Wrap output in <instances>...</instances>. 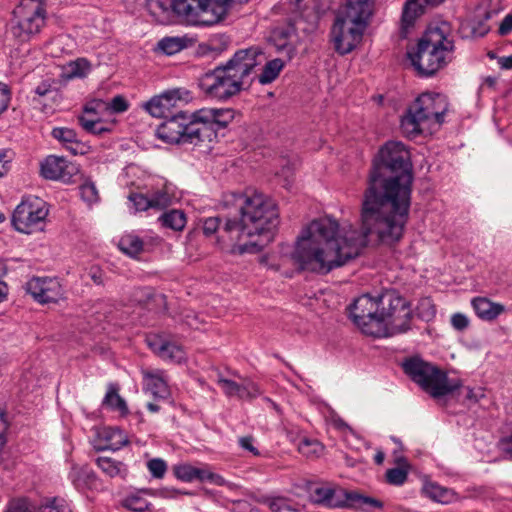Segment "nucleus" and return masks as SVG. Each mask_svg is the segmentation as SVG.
Segmentation results:
<instances>
[{
    "instance_id": "58",
    "label": "nucleus",
    "mask_w": 512,
    "mask_h": 512,
    "mask_svg": "<svg viewBox=\"0 0 512 512\" xmlns=\"http://www.w3.org/2000/svg\"><path fill=\"white\" fill-rule=\"evenodd\" d=\"M53 92L54 91L51 89V85L46 82L41 83L35 88V93L40 97L46 96Z\"/></svg>"
},
{
    "instance_id": "62",
    "label": "nucleus",
    "mask_w": 512,
    "mask_h": 512,
    "mask_svg": "<svg viewBox=\"0 0 512 512\" xmlns=\"http://www.w3.org/2000/svg\"><path fill=\"white\" fill-rule=\"evenodd\" d=\"M5 158H6V152L3 150H0V177H2L4 175V173L6 172Z\"/></svg>"
},
{
    "instance_id": "54",
    "label": "nucleus",
    "mask_w": 512,
    "mask_h": 512,
    "mask_svg": "<svg viewBox=\"0 0 512 512\" xmlns=\"http://www.w3.org/2000/svg\"><path fill=\"white\" fill-rule=\"evenodd\" d=\"M499 449L506 459L512 461V435L499 442Z\"/></svg>"
},
{
    "instance_id": "17",
    "label": "nucleus",
    "mask_w": 512,
    "mask_h": 512,
    "mask_svg": "<svg viewBox=\"0 0 512 512\" xmlns=\"http://www.w3.org/2000/svg\"><path fill=\"white\" fill-rule=\"evenodd\" d=\"M76 172V166L62 157L48 156L41 164L42 176L50 180L68 183Z\"/></svg>"
},
{
    "instance_id": "37",
    "label": "nucleus",
    "mask_w": 512,
    "mask_h": 512,
    "mask_svg": "<svg viewBox=\"0 0 512 512\" xmlns=\"http://www.w3.org/2000/svg\"><path fill=\"white\" fill-rule=\"evenodd\" d=\"M397 463H402V465L388 469L385 477L387 483L395 486H401L406 482L408 477V464L404 457L398 458Z\"/></svg>"
},
{
    "instance_id": "12",
    "label": "nucleus",
    "mask_w": 512,
    "mask_h": 512,
    "mask_svg": "<svg viewBox=\"0 0 512 512\" xmlns=\"http://www.w3.org/2000/svg\"><path fill=\"white\" fill-rule=\"evenodd\" d=\"M192 99L191 92L186 88H174L153 97L146 104V109L153 117L165 118L179 111L180 104L188 103Z\"/></svg>"
},
{
    "instance_id": "36",
    "label": "nucleus",
    "mask_w": 512,
    "mask_h": 512,
    "mask_svg": "<svg viewBox=\"0 0 512 512\" xmlns=\"http://www.w3.org/2000/svg\"><path fill=\"white\" fill-rule=\"evenodd\" d=\"M263 64L264 67L262 73L258 77V80L261 84H268L273 82L284 67V62L279 58L267 62L265 60L260 66Z\"/></svg>"
},
{
    "instance_id": "7",
    "label": "nucleus",
    "mask_w": 512,
    "mask_h": 512,
    "mask_svg": "<svg viewBox=\"0 0 512 512\" xmlns=\"http://www.w3.org/2000/svg\"><path fill=\"white\" fill-rule=\"evenodd\" d=\"M235 112L230 108H202L192 113L183 145H192L202 152L211 150L220 129L226 128L234 119Z\"/></svg>"
},
{
    "instance_id": "34",
    "label": "nucleus",
    "mask_w": 512,
    "mask_h": 512,
    "mask_svg": "<svg viewBox=\"0 0 512 512\" xmlns=\"http://www.w3.org/2000/svg\"><path fill=\"white\" fill-rule=\"evenodd\" d=\"M51 135L53 138L61 142L73 154L77 153V134L73 129L66 127H55L53 128Z\"/></svg>"
},
{
    "instance_id": "14",
    "label": "nucleus",
    "mask_w": 512,
    "mask_h": 512,
    "mask_svg": "<svg viewBox=\"0 0 512 512\" xmlns=\"http://www.w3.org/2000/svg\"><path fill=\"white\" fill-rule=\"evenodd\" d=\"M192 114L176 111L174 115L165 117L156 129V135L169 144H182L186 128H188Z\"/></svg>"
},
{
    "instance_id": "35",
    "label": "nucleus",
    "mask_w": 512,
    "mask_h": 512,
    "mask_svg": "<svg viewBox=\"0 0 512 512\" xmlns=\"http://www.w3.org/2000/svg\"><path fill=\"white\" fill-rule=\"evenodd\" d=\"M97 466L108 476H121L124 478L126 472V464L109 457H98L96 459Z\"/></svg>"
},
{
    "instance_id": "30",
    "label": "nucleus",
    "mask_w": 512,
    "mask_h": 512,
    "mask_svg": "<svg viewBox=\"0 0 512 512\" xmlns=\"http://www.w3.org/2000/svg\"><path fill=\"white\" fill-rule=\"evenodd\" d=\"M346 500L350 502V506L371 512L383 508V503L379 499L365 496L356 492L344 493Z\"/></svg>"
},
{
    "instance_id": "24",
    "label": "nucleus",
    "mask_w": 512,
    "mask_h": 512,
    "mask_svg": "<svg viewBox=\"0 0 512 512\" xmlns=\"http://www.w3.org/2000/svg\"><path fill=\"white\" fill-rule=\"evenodd\" d=\"M413 110L414 103L408 107L400 122L402 133L409 138H414L421 134L423 125L427 123L420 112H415Z\"/></svg>"
},
{
    "instance_id": "42",
    "label": "nucleus",
    "mask_w": 512,
    "mask_h": 512,
    "mask_svg": "<svg viewBox=\"0 0 512 512\" xmlns=\"http://www.w3.org/2000/svg\"><path fill=\"white\" fill-rule=\"evenodd\" d=\"M323 445L317 440L303 439L300 441L298 450L306 457H318L323 452Z\"/></svg>"
},
{
    "instance_id": "5",
    "label": "nucleus",
    "mask_w": 512,
    "mask_h": 512,
    "mask_svg": "<svg viewBox=\"0 0 512 512\" xmlns=\"http://www.w3.org/2000/svg\"><path fill=\"white\" fill-rule=\"evenodd\" d=\"M375 0H342L335 11L329 38L339 55L351 53L362 42L374 15Z\"/></svg>"
},
{
    "instance_id": "48",
    "label": "nucleus",
    "mask_w": 512,
    "mask_h": 512,
    "mask_svg": "<svg viewBox=\"0 0 512 512\" xmlns=\"http://www.w3.org/2000/svg\"><path fill=\"white\" fill-rule=\"evenodd\" d=\"M130 202L136 211H147L151 209L150 199L141 193H130Z\"/></svg>"
},
{
    "instance_id": "8",
    "label": "nucleus",
    "mask_w": 512,
    "mask_h": 512,
    "mask_svg": "<svg viewBox=\"0 0 512 512\" xmlns=\"http://www.w3.org/2000/svg\"><path fill=\"white\" fill-rule=\"evenodd\" d=\"M404 372L433 398H441L461 387L459 380H450L436 366L413 357L403 362Z\"/></svg>"
},
{
    "instance_id": "44",
    "label": "nucleus",
    "mask_w": 512,
    "mask_h": 512,
    "mask_svg": "<svg viewBox=\"0 0 512 512\" xmlns=\"http://www.w3.org/2000/svg\"><path fill=\"white\" fill-rule=\"evenodd\" d=\"M151 209L160 211L168 208L172 204V196L165 190H158L149 198Z\"/></svg>"
},
{
    "instance_id": "10",
    "label": "nucleus",
    "mask_w": 512,
    "mask_h": 512,
    "mask_svg": "<svg viewBox=\"0 0 512 512\" xmlns=\"http://www.w3.org/2000/svg\"><path fill=\"white\" fill-rule=\"evenodd\" d=\"M380 307V294H363L350 306L351 319L363 334L373 337L385 335L384 326L380 322Z\"/></svg>"
},
{
    "instance_id": "21",
    "label": "nucleus",
    "mask_w": 512,
    "mask_h": 512,
    "mask_svg": "<svg viewBox=\"0 0 512 512\" xmlns=\"http://www.w3.org/2000/svg\"><path fill=\"white\" fill-rule=\"evenodd\" d=\"M401 310H404L403 313L396 310L383 319L387 328V336L405 333L410 329L412 311L409 303L402 307Z\"/></svg>"
},
{
    "instance_id": "43",
    "label": "nucleus",
    "mask_w": 512,
    "mask_h": 512,
    "mask_svg": "<svg viewBox=\"0 0 512 512\" xmlns=\"http://www.w3.org/2000/svg\"><path fill=\"white\" fill-rule=\"evenodd\" d=\"M3 512H37L34 505L24 497L12 498Z\"/></svg>"
},
{
    "instance_id": "63",
    "label": "nucleus",
    "mask_w": 512,
    "mask_h": 512,
    "mask_svg": "<svg viewBox=\"0 0 512 512\" xmlns=\"http://www.w3.org/2000/svg\"><path fill=\"white\" fill-rule=\"evenodd\" d=\"M385 454L382 450L378 449L375 456L374 461L376 464L381 465L384 462Z\"/></svg>"
},
{
    "instance_id": "38",
    "label": "nucleus",
    "mask_w": 512,
    "mask_h": 512,
    "mask_svg": "<svg viewBox=\"0 0 512 512\" xmlns=\"http://www.w3.org/2000/svg\"><path fill=\"white\" fill-rule=\"evenodd\" d=\"M78 120L82 128L91 134L99 135L110 130V128L105 126L103 120L98 116L82 114L78 117Z\"/></svg>"
},
{
    "instance_id": "32",
    "label": "nucleus",
    "mask_w": 512,
    "mask_h": 512,
    "mask_svg": "<svg viewBox=\"0 0 512 512\" xmlns=\"http://www.w3.org/2000/svg\"><path fill=\"white\" fill-rule=\"evenodd\" d=\"M228 43L226 36L215 35L207 42L199 44L197 53L202 56L219 55L227 49Z\"/></svg>"
},
{
    "instance_id": "45",
    "label": "nucleus",
    "mask_w": 512,
    "mask_h": 512,
    "mask_svg": "<svg viewBox=\"0 0 512 512\" xmlns=\"http://www.w3.org/2000/svg\"><path fill=\"white\" fill-rule=\"evenodd\" d=\"M107 101L102 99H93L89 101L83 110V114H89V116H98L102 119L105 113H108Z\"/></svg>"
},
{
    "instance_id": "26",
    "label": "nucleus",
    "mask_w": 512,
    "mask_h": 512,
    "mask_svg": "<svg viewBox=\"0 0 512 512\" xmlns=\"http://www.w3.org/2000/svg\"><path fill=\"white\" fill-rule=\"evenodd\" d=\"M69 479L77 490L90 488L96 481L95 473L88 466L73 465Z\"/></svg>"
},
{
    "instance_id": "60",
    "label": "nucleus",
    "mask_w": 512,
    "mask_h": 512,
    "mask_svg": "<svg viewBox=\"0 0 512 512\" xmlns=\"http://www.w3.org/2000/svg\"><path fill=\"white\" fill-rule=\"evenodd\" d=\"M498 63L503 69H512V56L501 57Z\"/></svg>"
},
{
    "instance_id": "59",
    "label": "nucleus",
    "mask_w": 512,
    "mask_h": 512,
    "mask_svg": "<svg viewBox=\"0 0 512 512\" xmlns=\"http://www.w3.org/2000/svg\"><path fill=\"white\" fill-rule=\"evenodd\" d=\"M271 508L275 512H289L290 508L286 505L283 499H277L272 502Z\"/></svg>"
},
{
    "instance_id": "57",
    "label": "nucleus",
    "mask_w": 512,
    "mask_h": 512,
    "mask_svg": "<svg viewBox=\"0 0 512 512\" xmlns=\"http://www.w3.org/2000/svg\"><path fill=\"white\" fill-rule=\"evenodd\" d=\"M88 276L93 280L95 284H101L103 281L102 271L98 267H91Z\"/></svg>"
},
{
    "instance_id": "64",
    "label": "nucleus",
    "mask_w": 512,
    "mask_h": 512,
    "mask_svg": "<svg viewBox=\"0 0 512 512\" xmlns=\"http://www.w3.org/2000/svg\"><path fill=\"white\" fill-rule=\"evenodd\" d=\"M483 394L481 391H479V393H474V391L470 388H468V393H467V398L470 399V400H475L477 401L479 397H482Z\"/></svg>"
},
{
    "instance_id": "40",
    "label": "nucleus",
    "mask_w": 512,
    "mask_h": 512,
    "mask_svg": "<svg viewBox=\"0 0 512 512\" xmlns=\"http://www.w3.org/2000/svg\"><path fill=\"white\" fill-rule=\"evenodd\" d=\"M89 71L90 64L83 58L70 62L66 68V74L69 79L84 77L88 74Z\"/></svg>"
},
{
    "instance_id": "19",
    "label": "nucleus",
    "mask_w": 512,
    "mask_h": 512,
    "mask_svg": "<svg viewBox=\"0 0 512 512\" xmlns=\"http://www.w3.org/2000/svg\"><path fill=\"white\" fill-rule=\"evenodd\" d=\"M444 0H406L401 17V34L406 37L415 21L424 13L425 5H438Z\"/></svg>"
},
{
    "instance_id": "28",
    "label": "nucleus",
    "mask_w": 512,
    "mask_h": 512,
    "mask_svg": "<svg viewBox=\"0 0 512 512\" xmlns=\"http://www.w3.org/2000/svg\"><path fill=\"white\" fill-rule=\"evenodd\" d=\"M425 496L435 502L448 504L455 499V492L452 489L443 487L436 482H427L423 486Z\"/></svg>"
},
{
    "instance_id": "16",
    "label": "nucleus",
    "mask_w": 512,
    "mask_h": 512,
    "mask_svg": "<svg viewBox=\"0 0 512 512\" xmlns=\"http://www.w3.org/2000/svg\"><path fill=\"white\" fill-rule=\"evenodd\" d=\"M174 475L183 482H193L199 480L201 482H209L217 486H224L225 479L207 468L195 467L188 463L178 464L173 467Z\"/></svg>"
},
{
    "instance_id": "56",
    "label": "nucleus",
    "mask_w": 512,
    "mask_h": 512,
    "mask_svg": "<svg viewBox=\"0 0 512 512\" xmlns=\"http://www.w3.org/2000/svg\"><path fill=\"white\" fill-rule=\"evenodd\" d=\"M239 443L243 449L250 451L253 455L259 454L258 450L253 445V439L251 437H242Z\"/></svg>"
},
{
    "instance_id": "31",
    "label": "nucleus",
    "mask_w": 512,
    "mask_h": 512,
    "mask_svg": "<svg viewBox=\"0 0 512 512\" xmlns=\"http://www.w3.org/2000/svg\"><path fill=\"white\" fill-rule=\"evenodd\" d=\"M193 44V40L188 37H164L158 44V50L166 55H174Z\"/></svg>"
},
{
    "instance_id": "20",
    "label": "nucleus",
    "mask_w": 512,
    "mask_h": 512,
    "mask_svg": "<svg viewBox=\"0 0 512 512\" xmlns=\"http://www.w3.org/2000/svg\"><path fill=\"white\" fill-rule=\"evenodd\" d=\"M143 387L155 398L165 399L170 395L166 376L161 370H143Z\"/></svg>"
},
{
    "instance_id": "22",
    "label": "nucleus",
    "mask_w": 512,
    "mask_h": 512,
    "mask_svg": "<svg viewBox=\"0 0 512 512\" xmlns=\"http://www.w3.org/2000/svg\"><path fill=\"white\" fill-rule=\"evenodd\" d=\"M380 322L384 326L385 335L383 337H387V328L383 319L387 318L389 314L394 313V311H400L403 313L404 310H401L408 302L399 295L395 290H386L380 294Z\"/></svg>"
},
{
    "instance_id": "47",
    "label": "nucleus",
    "mask_w": 512,
    "mask_h": 512,
    "mask_svg": "<svg viewBox=\"0 0 512 512\" xmlns=\"http://www.w3.org/2000/svg\"><path fill=\"white\" fill-rule=\"evenodd\" d=\"M80 195L89 206L99 201L98 190L92 182H85L80 186Z\"/></svg>"
},
{
    "instance_id": "25",
    "label": "nucleus",
    "mask_w": 512,
    "mask_h": 512,
    "mask_svg": "<svg viewBox=\"0 0 512 512\" xmlns=\"http://www.w3.org/2000/svg\"><path fill=\"white\" fill-rule=\"evenodd\" d=\"M471 305L476 315L485 321H493L505 311V307L500 303H495L486 297H475Z\"/></svg>"
},
{
    "instance_id": "1",
    "label": "nucleus",
    "mask_w": 512,
    "mask_h": 512,
    "mask_svg": "<svg viewBox=\"0 0 512 512\" xmlns=\"http://www.w3.org/2000/svg\"><path fill=\"white\" fill-rule=\"evenodd\" d=\"M412 164L400 141H388L373 162L360 209V230L330 216L312 220L297 237L292 260L301 269L328 274L360 255L375 234L386 245L404 234L411 204Z\"/></svg>"
},
{
    "instance_id": "18",
    "label": "nucleus",
    "mask_w": 512,
    "mask_h": 512,
    "mask_svg": "<svg viewBox=\"0 0 512 512\" xmlns=\"http://www.w3.org/2000/svg\"><path fill=\"white\" fill-rule=\"evenodd\" d=\"M151 350L163 360L181 363L186 359V353L182 346L168 341L159 335H148L145 339Z\"/></svg>"
},
{
    "instance_id": "52",
    "label": "nucleus",
    "mask_w": 512,
    "mask_h": 512,
    "mask_svg": "<svg viewBox=\"0 0 512 512\" xmlns=\"http://www.w3.org/2000/svg\"><path fill=\"white\" fill-rule=\"evenodd\" d=\"M151 503L140 497L130 496V512H145L149 510Z\"/></svg>"
},
{
    "instance_id": "55",
    "label": "nucleus",
    "mask_w": 512,
    "mask_h": 512,
    "mask_svg": "<svg viewBox=\"0 0 512 512\" xmlns=\"http://www.w3.org/2000/svg\"><path fill=\"white\" fill-rule=\"evenodd\" d=\"M512 31V14H507L500 26H499V34L502 35V36H505L507 34H509L510 32Z\"/></svg>"
},
{
    "instance_id": "9",
    "label": "nucleus",
    "mask_w": 512,
    "mask_h": 512,
    "mask_svg": "<svg viewBox=\"0 0 512 512\" xmlns=\"http://www.w3.org/2000/svg\"><path fill=\"white\" fill-rule=\"evenodd\" d=\"M46 23V10L40 2L23 0L14 9L11 35L20 43L32 40Z\"/></svg>"
},
{
    "instance_id": "23",
    "label": "nucleus",
    "mask_w": 512,
    "mask_h": 512,
    "mask_svg": "<svg viewBox=\"0 0 512 512\" xmlns=\"http://www.w3.org/2000/svg\"><path fill=\"white\" fill-rule=\"evenodd\" d=\"M339 492H342L339 490ZM312 500L317 504H322L331 508L345 506V502L339 495L338 490L331 484H324L315 487L311 493Z\"/></svg>"
},
{
    "instance_id": "51",
    "label": "nucleus",
    "mask_w": 512,
    "mask_h": 512,
    "mask_svg": "<svg viewBox=\"0 0 512 512\" xmlns=\"http://www.w3.org/2000/svg\"><path fill=\"white\" fill-rule=\"evenodd\" d=\"M11 100V91L7 84L0 82V115L7 110Z\"/></svg>"
},
{
    "instance_id": "15",
    "label": "nucleus",
    "mask_w": 512,
    "mask_h": 512,
    "mask_svg": "<svg viewBox=\"0 0 512 512\" xmlns=\"http://www.w3.org/2000/svg\"><path fill=\"white\" fill-rule=\"evenodd\" d=\"M414 103L415 112H420L426 122L434 120L441 124L444 121V115L448 110L447 97L440 93H423Z\"/></svg>"
},
{
    "instance_id": "50",
    "label": "nucleus",
    "mask_w": 512,
    "mask_h": 512,
    "mask_svg": "<svg viewBox=\"0 0 512 512\" xmlns=\"http://www.w3.org/2000/svg\"><path fill=\"white\" fill-rule=\"evenodd\" d=\"M108 106V113L114 114V113H120L124 112L127 109V103L123 96L117 95L113 97L111 101H107Z\"/></svg>"
},
{
    "instance_id": "2",
    "label": "nucleus",
    "mask_w": 512,
    "mask_h": 512,
    "mask_svg": "<svg viewBox=\"0 0 512 512\" xmlns=\"http://www.w3.org/2000/svg\"><path fill=\"white\" fill-rule=\"evenodd\" d=\"M222 204L235 214L226 215L224 220L218 216L204 219L206 237L216 235L218 244H229L231 253L238 255L257 253L273 239L279 211L268 196L256 190L230 192L223 196Z\"/></svg>"
},
{
    "instance_id": "41",
    "label": "nucleus",
    "mask_w": 512,
    "mask_h": 512,
    "mask_svg": "<svg viewBox=\"0 0 512 512\" xmlns=\"http://www.w3.org/2000/svg\"><path fill=\"white\" fill-rule=\"evenodd\" d=\"M261 394L259 387L250 380H244L239 384L234 397L251 400Z\"/></svg>"
},
{
    "instance_id": "4",
    "label": "nucleus",
    "mask_w": 512,
    "mask_h": 512,
    "mask_svg": "<svg viewBox=\"0 0 512 512\" xmlns=\"http://www.w3.org/2000/svg\"><path fill=\"white\" fill-rule=\"evenodd\" d=\"M248 0H135L160 24H170L176 17L194 25L210 26L223 20L235 3Z\"/></svg>"
},
{
    "instance_id": "3",
    "label": "nucleus",
    "mask_w": 512,
    "mask_h": 512,
    "mask_svg": "<svg viewBox=\"0 0 512 512\" xmlns=\"http://www.w3.org/2000/svg\"><path fill=\"white\" fill-rule=\"evenodd\" d=\"M265 61L259 47L238 50L225 64L199 79V88L209 98L226 101L239 94L252 81L255 69Z\"/></svg>"
},
{
    "instance_id": "49",
    "label": "nucleus",
    "mask_w": 512,
    "mask_h": 512,
    "mask_svg": "<svg viewBox=\"0 0 512 512\" xmlns=\"http://www.w3.org/2000/svg\"><path fill=\"white\" fill-rule=\"evenodd\" d=\"M217 384L221 387L227 397H234L240 383L219 376L217 379Z\"/></svg>"
},
{
    "instance_id": "61",
    "label": "nucleus",
    "mask_w": 512,
    "mask_h": 512,
    "mask_svg": "<svg viewBox=\"0 0 512 512\" xmlns=\"http://www.w3.org/2000/svg\"><path fill=\"white\" fill-rule=\"evenodd\" d=\"M343 459H344L346 466L351 467V468L356 467L358 465V463L360 462L358 459H355L347 454H345L343 456Z\"/></svg>"
},
{
    "instance_id": "11",
    "label": "nucleus",
    "mask_w": 512,
    "mask_h": 512,
    "mask_svg": "<svg viewBox=\"0 0 512 512\" xmlns=\"http://www.w3.org/2000/svg\"><path fill=\"white\" fill-rule=\"evenodd\" d=\"M49 209L47 203L39 197H28L21 201L12 215L14 228L25 234L43 230Z\"/></svg>"
},
{
    "instance_id": "33",
    "label": "nucleus",
    "mask_w": 512,
    "mask_h": 512,
    "mask_svg": "<svg viewBox=\"0 0 512 512\" xmlns=\"http://www.w3.org/2000/svg\"><path fill=\"white\" fill-rule=\"evenodd\" d=\"M119 387L116 384H109L102 406L112 411L124 413L126 411V402L119 395Z\"/></svg>"
},
{
    "instance_id": "53",
    "label": "nucleus",
    "mask_w": 512,
    "mask_h": 512,
    "mask_svg": "<svg viewBox=\"0 0 512 512\" xmlns=\"http://www.w3.org/2000/svg\"><path fill=\"white\" fill-rule=\"evenodd\" d=\"M451 324L454 329L463 331L469 326V319L462 313H455L451 317Z\"/></svg>"
},
{
    "instance_id": "13",
    "label": "nucleus",
    "mask_w": 512,
    "mask_h": 512,
    "mask_svg": "<svg viewBox=\"0 0 512 512\" xmlns=\"http://www.w3.org/2000/svg\"><path fill=\"white\" fill-rule=\"evenodd\" d=\"M26 291L40 304L56 303L64 294L57 278L33 277L26 283Z\"/></svg>"
},
{
    "instance_id": "29",
    "label": "nucleus",
    "mask_w": 512,
    "mask_h": 512,
    "mask_svg": "<svg viewBox=\"0 0 512 512\" xmlns=\"http://www.w3.org/2000/svg\"><path fill=\"white\" fill-rule=\"evenodd\" d=\"M158 222L163 228L173 231H182L187 223L185 213L179 209H171L158 217Z\"/></svg>"
},
{
    "instance_id": "6",
    "label": "nucleus",
    "mask_w": 512,
    "mask_h": 512,
    "mask_svg": "<svg viewBox=\"0 0 512 512\" xmlns=\"http://www.w3.org/2000/svg\"><path fill=\"white\" fill-rule=\"evenodd\" d=\"M447 23L430 26L419 40L415 51L408 52L412 65L422 76H432L450 60L454 44L448 37Z\"/></svg>"
},
{
    "instance_id": "27",
    "label": "nucleus",
    "mask_w": 512,
    "mask_h": 512,
    "mask_svg": "<svg viewBox=\"0 0 512 512\" xmlns=\"http://www.w3.org/2000/svg\"><path fill=\"white\" fill-rule=\"evenodd\" d=\"M99 436L106 442L102 449L116 451L128 443V435L117 427H106Z\"/></svg>"
},
{
    "instance_id": "39",
    "label": "nucleus",
    "mask_w": 512,
    "mask_h": 512,
    "mask_svg": "<svg viewBox=\"0 0 512 512\" xmlns=\"http://www.w3.org/2000/svg\"><path fill=\"white\" fill-rule=\"evenodd\" d=\"M155 239L152 237L140 238L130 236V257L139 258L141 253H147L153 250Z\"/></svg>"
},
{
    "instance_id": "46",
    "label": "nucleus",
    "mask_w": 512,
    "mask_h": 512,
    "mask_svg": "<svg viewBox=\"0 0 512 512\" xmlns=\"http://www.w3.org/2000/svg\"><path fill=\"white\" fill-rule=\"evenodd\" d=\"M147 469L153 478L162 479L167 472L168 466L162 458H153L147 462Z\"/></svg>"
}]
</instances>
